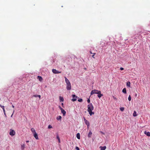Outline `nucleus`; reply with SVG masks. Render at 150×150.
I'll return each instance as SVG.
<instances>
[{"instance_id":"nucleus-1","label":"nucleus","mask_w":150,"mask_h":150,"mask_svg":"<svg viewBox=\"0 0 150 150\" xmlns=\"http://www.w3.org/2000/svg\"><path fill=\"white\" fill-rule=\"evenodd\" d=\"M65 81L67 84V89L68 90H71V84L68 79L66 77H64Z\"/></svg>"},{"instance_id":"nucleus-2","label":"nucleus","mask_w":150,"mask_h":150,"mask_svg":"<svg viewBox=\"0 0 150 150\" xmlns=\"http://www.w3.org/2000/svg\"><path fill=\"white\" fill-rule=\"evenodd\" d=\"M88 110H93L94 109V107L92 103H91L88 105Z\"/></svg>"},{"instance_id":"nucleus-3","label":"nucleus","mask_w":150,"mask_h":150,"mask_svg":"<svg viewBox=\"0 0 150 150\" xmlns=\"http://www.w3.org/2000/svg\"><path fill=\"white\" fill-rule=\"evenodd\" d=\"M83 120L85 124L87 126V128H88L90 126V123L89 122L86 120L84 117H83Z\"/></svg>"},{"instance_id":"nucleus-4","label":"nucleus","mask_w":150,"mask_h":150,"mask_svg":"<svg viewBox=\"0 0 150 150\" xmlns=\"http://www.w3.org/2000/svg\"><path fill=\"white\" fill-rule=\"evenodd\" d=\"M99 91H98L97 90L94 89L91 92V95H92L94 94H97L98 93V92Z\"/></svg>"},{"instance_id":"nucleus-5","label":"nucleus","mask_w":150,"mask_h":150,"mask_svg":"<svg viewBox=\"0 0 150 150\" xmlns=\"http://www.w3.org/2000/svg\"><path fill=\"white\" fill-rule=\"evenodd\" d=\"M15 132L14 130L12 129H11L10 130V132L9 133V134L12 136H13L15 134Z\"/></svg>"},{"instance_id":"nucleus-6","label":"nucleus","mask_w":150,"mask_h":150,"mask_svg":"<svg viewBox=\"0 0 150 150\" xmlns=\"http://www.w3.org/2000/svg\"><path fill=\"white\" fill-rule=\"evenodd\" d=\"M52 72L54 74H59L61 73V71H59L55 69H52Z\"/></svg>"},{"instance_id":"nucleus-7","label":"nucleus","mask_w":150,"mask_h":150,"mask_svg":"<svg viewBox=\"0 0 150 150\" xmlns=\"http://www.w3.org/2000/svg\"><path fill=\"white\" fill-rule=\"evenodd\" d=\"M98 94V97L99 98H100L102 96H103V95L102 94H101V91H99L98 92V93L97 94Z\"/></svg>"},{"instance_id":"nucleus-8","label":"nucleus","mask_w":150,"mask_h":150,"mask_svg":"<svg viewBox=\"0 0 150 150\" xmlns=\"http://www.w3.org/2000/svg\"><path fill=\"white\" fill-rule=\"evenodd\" d=\"M33 136L36 139L38 140L39 139L38 134L36 132L33 134Z\"/></svg>"},{"instance_id":"nucleus-9","label":"nucleus","mask_w":150,"mask_h":150,"mask_svg":"<svg viewBox=\"0 0 150 150\" xmlns=\"http://www.w3.org/2000/svg\"><path fill=\"white\" fill-rule=\"evenodd\" d=\"M92 110H91L88 111L89 112V114L91 116L92 115H94V112H92Z\"/></svg>"},{"instance_id":"nucleus-10","label":"nucleus","mask_w":150,"mask_h":150,"mask_svg":"<svg viewBox=\"0 0 150 150\" xmlns=\"http://www.w3.org/2000/svg\"><path fill=\"white\" fill-rule=\"evenodd\" d=\"M61 110L62 113L63 114V116H65L66 114V112L63 109H62Z\"/></svg>"},{"instance_id":"nucleus-11","label":"nucleus","mask_w":150,"mask_h":150,"mask_svg":"<svg viewBox=\"0 0 150 150\" xmlns=\"http://www.w3.org/2000/svg\"><path fill=\"white\" fill-rule=\"evenodd\" d=\"M106 148V147L105 146H100V150H105Z\"/></svg>"},{"instance_id":"nucleus-12","label":"nucleus","mask_w":150,"mask_h":150,"mask_svg":"<svg viewBox=\"0 0 150 150\" xmlns=\"http://www.w3.org/2000/svg\"><path fill=\"white\" fill-rule=\"evenodd\" d=\"M144 133L146 134L147 136L149 137L150 136V132H147L146 131L144 132Z\"/></svg>"},{"instance_id":"nucleus-13","label":"nucleus","mask_w":150,"mask_h":150,"mask_svg":"<svg viewBox=\"0 0 150 150\" xmlns=\"http://www.w3.org/2000/svg\"><path fill=\"white\" fill-rule=\"evenodd\" d=\"M57 139L58 140V142L59 143H60V139L59 137V136L58 134H57Z\"/></svg>"},{"instance_id":"nucleus-14","label":"nucleus","mask_w":150,"mask_h":150,"mask_svg":"<svg viewBox=\"0 0 150 150\" xmlns=\"http://www.w3.org/2000/svg\"><path fill=\"white\" fill-rule=\"evenodd\" d=\"M130 83L129 81H127V82L126 85L128 87H130Z\"/></svg>"},{"instance_id":"nucleus-15","label":"nucleus","mask_w":150,"mask_h":150,"mask_svg":"<svg viewBox=\"0 0 150 150\" xmlns=\"http://www.w3.org/2000/svg\"><path fill=\"white\" fill-rule=\"evenodd\" d=\"M76 137L78 139H80V134L79 133H77L76 134Z\"/></svg>"},{"instance_id":"nucleus-16","label":"nucleus","mask_w":150,"mask_h":150,"mask_svg":"<svg viewBox=\"0 0 150 150\" xmlns=\"http://www.w3.org/2000/svg\"><path fill=\"white\" fill-rule=\"evenodd\" d=\"M72 97L73 98L72 99H71V100L72 101H75V98H75V95H72Z\"/></svg>"},{"instance_id":"nucleus-17","label":"nucleus","mask_w":150,"mask_h":150,"mask_svg":"<svg viewBox=\"0 0 150 150\" xmlns=\"http://www.w3.org/2000/svg\"><path fill=\"white\" fill-rule=\"evenodd\" d=\"M25 144H24L21 145V149L22 150H24L25 148Z\"/></svg>"},{"instance_id":"nucleus-18","label":"nucleus","mask_w":150,"mask_h":150,"mask_svg":"<svg viewBox=\"0 0 150 150\" xmlns=\"http://www.w3.org/2000/svg\"><path fill=\"white\" fill-rule=\"evenodd\" d=\"M92 134V133L91 132V131H90L88 134V137H91V135Z\"/></svg>"},{"instance_id":"nucleus-19","label":"nucleus","mask_w":150,"mask_h":150,"mask_svg":"<svg viewBox=\"0 0 150 150\" xmlns=\"http://www.w3.org/2000/svg\"><path fill=\"white\" fill-rule=\"evenodd\" d=\"M122 92L124 93H125V94L126 93L127 91H126V88H124L122 89Z\"/></svg>"},{"instance_id":"nucleus-20","label":"nucleus","mask_w":150,"mask_h":150,"mask_svg":"<svg viewBox=\"0 0 150 150\" xmlns=\"http://www.w3.org/2000/svg\"><path fill=\"white\" fill-rule=\"evenodd\" d=\"M33 96L34 97H38L39 99H40L41 96L40 95H33Z\"/></svg>"},{"instance_id":"nucleus-21","label":"nucleus","mask_w":150,"mask_h":150,"mask_svg":"<svg viewBox=\"0 0 150 150\" xmlns=\"http://www.w3.org/2000/svg\"><path fill=\"white\" fill-rule=\"evenodd\" d=\"M38 79H39L40 81H42V78L41 76H38Z\"/></svg>"},{"instance_id":"nucleus-22","label":"nucleus","mask_w":150,"mask_h":150,"mask_svg":"<svg viewBox=\"0 0 150 150\" xmlns=\"http://www.w3.org/2000/svg\"><path fill=\"white\" fill-rule=\"evenodd\" d=\"M62 119V117L61 116H59L57 117V120H61Z\"/></svg>"},{"instance_id":"nucleus-23","label":"nucleus","mask_w":150,"mask_h":150,"mask_svg":"<svg viewBox=\"0 0 150 150\" xmlns=\"http://www.w3.org/2000/svg\"><path fill=\"white\" fill-rule=\"evenodd\" d=\"M31 132H32L34 134V133H35V132H35V129L33 128H32L31 129Z\"/></svg>"},{"instance_id":"nucleus-24","label":"nucleus","mask_w":150,"mask_h":150,"mask_svg":"<svg viewBox=\"0 0 150 150\" xmlns=\"http://www.w3.org/2000/svg\"><path fill=\"white\" fill-rule=\"evenodd\" d=\"M133 116L134 117H136L137 115V114L136 112L135 111H134V112L133 113Z\"/></svg>"},{"instance_id":"nucleus-25","label":"nucleus","mask_w":150,"mask_h":150,"mask_svg":"<svg viewBox=\"0 0 150 150\" xmlns=\"http://www.w3.org/2000/svg\"><path fill=\"white\" fill-rule=\"evenodd\" d=\"M59 100L61 101L62 102H63L64 100L63 98L61 96L59 97Z\"/></svg>"},{"instance_id":"nucleus-26","label":"nucleus","mask_w":150,"mask_h":150,"mask_svg":"<svg viewBox=\"0 0 150 150\" xmlns=\"http://www.w3.org/2000/svg\"><path fill=\"white\" fill-rule=\"evenodd\" d=\"M78 101L79 102H81L83 101V99L81 98H80L78 99Z\"/></svg>"},{"instance_id":"nucleus-27","label":"nucleus","mask_w":150,"mask_h":150,"mask_svg":"<svg viewBox=\"0 0 150 150\" xmlns=\"http://www.w3.org/2000/svg\"><path fill=\"white\" fill-rule=\"evenodd\" d=\"M128 100L129 101H131V97L130 96V95H129V97H128Z\"/></svg>"},{"instance_id":"nucleus-28","label":"nucleus","mask_w":150,"mask_h":150,"mask_svg":"<svg viewBox=\"0 0 150 150\" xmlns=\"http://www.w3.org/2000/svg\"><path fill=\"white\" fill-rule=\"evenodd\" d=\"M124 107H122L120 108V110L122 111H123L124 110Z\"/></svg>"},{"instance_id":"nucleus-29","label":"nucleus","mask_w":150,"mask_h":150,"mask_svg":"<svg viewBox=\"0 0 150 150\" xmlns=\"http://www.w3.org/2000/svg\"><path fill=\"white\" fill-rule=\"evenodd\" d=\"M52 128V126H51V125H50L48 126V128L50 129Z\"/></svg>"},{"instance_id":"nucleus-30","label":"nucleus","mask_w":150,"mask_h":150,"mask_svg":"<svg viewBox=\"0 0 150 150\" xmlns=\"http://www.w3.org/2000/svg\"><path fill=\"white\" fill-rule=\"evenodd\" d=\"M87 102L88 103H90V99L89 98H88L87 100Z\"/></svg>"},{"instance_id":"nucleus-31","label":"nucleus","mask_w":150,"mask_h":150,"mask_svg":"<svg viewBox=\"0 0 150 150\" xmlns=\"http://www.w3.org/2000/svg\"><path fill=\"white\" fill-rule=\"evenodd\" d=\"M76 150H79V148L77 146H76Z\"/></svg>"},{"instance_id":"nucleus-32","label":"nucleus","mask_w":150,"mask_h":150,"mask_svg":"<svg viewBox=\"0 0 150 150\" xmlns=\"http://www.w3.org/2000/svg\"><path fill=\"white\" fill-rule=\"evenodd\" d=\"M0 107L2 109L4 108V106L2 105H0Z\"/></svg>"},{"instance_id":"nucleus-33","label":"nucleus","mask_w":150,"mask_h":150,"mask_svg":"<svg viewBox=\"0 0 150 150\" xmlns=\"http://www.w3.org/2000/svg\"><path fill=\"white\" fill-rule=\"evenodd\" d=\"M95 54H96L95 53H94V55H93L92 56V57L94 59L95 58V57H94V56Z\"/></svg>"},{"instance_id":"nucleus-34","label":"nucleus","mask_w":150,"mask_h":150,"mask_svg":"<svg viewBox=\"0 0 150 150\" xmlns=\"http://www.w3.org/2000/svg\"><path fill=\"white\" fill-rule=\"evenodd\" d=\"M124 68L122 67H120V69L121 70H124Z\"/></svg>"},{"instance_id":"nucleus-35","label":"nucleus","mask_w":150,"mask_h":150,"mask_svg":"<svg viewBox=\"0 0 150 150\" xmlns=\"http://www.w3.org/2000/svg\"><path fill=\"white\" fill-rule=\"evenodd\" d=\"M4 115H5V117H7V116H6V112H4Z\"/></svg>"},{"instance_id":"nucleus-36","label":"nucleus","mask_w":150,"mask_h":150,"mask_svg":"<svg viewBox=\"0 0 150 150\" xmlns=\"http://www.w3.org/2000/svg\"><path fill=\"white\" fill-rule=\"evenodd\" d=\"M113 98L114 99V100H117V98L116 97H115L114 96H113Z\"/></svg>"},{"instance_id":"nucleus-37","label":"nucleus","mask_w":150,"mask_h":150,"mask_svg":"<svg viewBox=\"0 0 150 150\" xmlns=\"http://www.w3.org/2000/svg\"><path fill=\"white\" fill-rule=\"evenodd\" d=\"M3 111L4 112H5V109H4V108L3 109Z\"/></svg>"},{"instance_id":"nucleus-38","label":"nucleus","mask_w":150,"mask_h":150,"mask_svg":"<svg viewBox=\"0 0 150 150\" xmlns=\"http://www.w3.org/2000/svg\"><path fill=\"white\" fill-rule=\"evenodd\" d=\"M59 109H60L61 110L62 109H63L60 106H59Z\"/></svg>"},{"instance_id":"nucleus-39","label":"nucleus","mask_w":150,"mask_h":150,"mask_svg":"<svg viewBox=\"0 0 150 150\" xmlns=\"http://www.w3.org/2000/svg\"><path fill=\"white\" fill-rule=\"evenodd\" d=\"M90 53L91 54H93V53L91 51H90Z\"/></svg>"},{"instance_id":"nucleus-40","label":"nucleus","mask_w":150,"mask_h":150,"mask_svg":"<svg viewBox=\"0 0 150 150\" xmlns=\"http://www.w3.org/2000/svg\"><path fill=\"white\" fill-rule=\"evenodd\" d=\"M137 94L136 93H135V96L136 97H137Z\"/></svg>"},{"instance_id":"nucleus-41","label":"nucleus","mask_w":150,"mask_h":150,"mask_svg":"<svg viewBox=\"0 0 150 150\" xmlns=\"http://www.w3.org/2000/svg\"><path fill=\"white\" fill-rule=\"evenodd\" d=\"M14 112V110H13V112ZM13 113L12 114V115H11V117H12V116L13 115Z\"/></svg>"},{"instance_id":"nucleus-42","label":"nucleus","mask_w":150,"mask_h":150,"mask_svg":"<svg viewBox=\"0 0 150 150\" xmlns=\"http://www.w3.org/2000/svg\"><path fill=\"white\" fill-rule=\"evenodd\" d=\"M78 98L77 96H76V99H75L76 101V98Z\"/></svg>"},{"instance_id":"nucleus-43","label":"nucleus","mask_w":150,"mask_h":150,"mask_svg":"<svg viewBox=\"0 0 150 150\" xmlns=\"http://www.w3.org/2000/svg\"><path fill=\"white\" fill-rule=\"evenodd\" d=\"M62 104V106H63V105H64V104H63V103H62V104Z\"/></svg>"},{"instance_id":"nucleus-44","label":"nucleus","mask_w":150,"mask_h":150,"mask_svg":"<svg viewBox=\"0 0 150 150\" xmlns=\"http://www.w3.org/2000/svg\"><path fill=\"white\" fill-rule=\"evenodd\" d=\"M12 107H13V108H14V106H13V105H12Z\"/></svg>"},{"instance_id":"nucleus-45","label":"nucleus","mask_w":150,"mask_h":150,"mask_svg":"<svg viewBox=\"0 0 150 150\" xmlns=\"http://www.w3.org/2000/svg\"><path fill=\"white\" fill-rule=\"evenodd\" d=\"M29 142V141H26V142Z\"/></svg>"},{"instance_id":"nucleus-46","label":"nucleus","mask_w":150,"mask_h":150,"mask_svg":"<svg viewBox=\"0 0 150 150\" xmlns=\"http://www.w3.org/2000/svg\"><path fill=\"white\" fill-rule=\"evenodd\" d=\"M84 69H85V70H86V68H84Z\"/></svg>"},{"instance_id":"nucleus-47","label":"nucleus","mask_w":150,"mask_h":150,"mask_svg":"<svg viewBox=\"0 0 150 150\" xmlns=\"http://www.w3.org/2000/svg\"><path fill=\"white\" fill-rule=\"evenodd\" d=\"M94 53H93V55H94Z\"/></svg>"},{"instance_id":"nucleus-48","label":"nucleus","mask_w":150,"mask_h":150,"mask_svg":"<svg viewBox=\"0 0 150 150\" xmlns=\"http://www.w3.org/2000/svg\"><path fill=\"white\" fill-rule=\"evenodd\" d=\"M149 47H150V45L149 46Z\"/></svg>"}]
</instances>
